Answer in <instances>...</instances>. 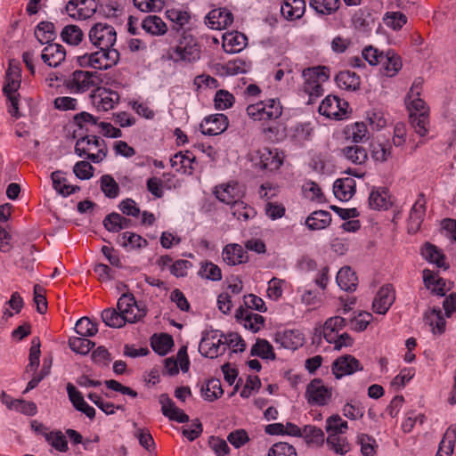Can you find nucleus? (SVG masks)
<instances>
[{
    "label": "nucleus",
    "instance_id": "6e6d98bb",
    "mask_svg": "<svg viewBox=\"0 0 456 456\" xmlns=\"http://www.w3.org/2000/svg\"><path fill=\"white\" fill-rule=\"evenodd\" d=\"M383 22L394 30H400L406 24L407 17L401 12H387L383 17Z\"/></svg>",
    "mask_w": 456,
    "mask_h": 456
},
{
    "label": "nucleus",
    "instance_id": "7c9ffc66",
    "mask_svg": "<svg viewBox=\"0 0 456 456\" xmlns=\"http://www.w3.org/2000/svg\"><path fill=\"white\" fill-rule=\"evenodd\" d=\"M35 36L41 45L53 43L57 37L54 24L51 21L39 22Z\"/></svg>",
    "mask_w": 456,
    "mask_h": 456
},
{
    "label": "nucleus",
    "instance_id": "c85d7f7f",
    "mask_svg": "<svg viewBox=\"0 0 456 456\" xmlns=\"http://www.w3.org/2000/svg\"><path fill=\"white\" fill-rule=\"evenodd\" d=\"M53 188L58 193L63 197L69 196L80 190L77 185H70L67 183V179L64 177L61 171H54L51 175Z\"/></svg>",
    "mask_w": 456,
    "mask_h": 456
},
{
    "label": "nucleus",
    "instance_id": "aec40b11",
    "mask_svg": "<svg viewBox=\"0 0 456 456\" xmlns=\"http://www.w3.org/2000/svg\"><path fill=\"white\" fill-rule=\"evenodd\" d=\"M423 281L425 287L431 290V293L439 297H444L450 288L446 287V282L443 278L436 277L435 273L429 269L423 270Z\"/></svg>",
    "mask_w": 456,
    "mask_h": 456
},
{
    "label": "nucleus",
    "instance_id": "20e7f679",
    "mask_svg": "<svg viewBox=\"0 0 456 456\" xmlns=\"http://www.w3.org/2000/svg\"><path fill=\"white\" fill-rule=\"evenodd\" d=\"M117 308L129 323L141 321L147 314L145 305L137 303L132 293L122 294L118 300Z\"/></svg>",
    "mask_w": 456,
    "mask_h": 456
},
{
    "label": "nucleus",
    "instance_id": "f8f14e48",
    "mask_svg": "<svg viewBox=\"0 0 456 456\" xmlns=\"http://www.w3.org/2000/svg\"><path fill=\"white\" fill-rule=\"evenodd\" d=\"M426 213V200L425 195L423 193H419L418 196L417 200L413 204L410 216L408 219V232L409 233H416L419 228L420 225L424 220Z\"/></svg>",
    "mask_w": 456,
    "mask_h": 456
},
{
    "label": "nucleus",
    "instance_id": "f257e3e1",
    "mask_svg": "<svg viewBox=\"0 0 456 456\" xmlns=\"http://www.w3.org/2000/svg\"><path fill=\"white\" fill-rule=\"evenodd\" d=\"M176 45L169 49L174 62L193 63L200 59L201 48L196 37L189 30L177 36Z\"/></svg>",
    "mask_w": 456,
    "mask_h": 456
},
{
    "label": "nucleus",
    "instance_id": "393cba45",
    "mask_svg": "<svg viewBox=\"0 0 456 456\" xmlns=\"http://www.w3.org/2000/svg\"><path fill=\"white\" fill-rule=\"evenodd\" d=\"M336 281L345 291H354L358 282L355 273L349 266H344L338 272Z\"/></svg>",
    "mask_w": 456,
    "mask_h": 456
},
{
    "label": "nucleus",
    "instance_id": "6e6552de",
    "mask_svg": "<svg viewBox=\"0 0 456 456\" xmlns=\"http://www.w3.org/2000/svg\"><path fill=\"white\" fill-rule=\"evenodd\" d=\"M361 362L351 354L338 357L331 365V371L337 379L346 375H352L357 370H362Z\"/></svg>",
    "mask_w": 456,
    "mask_h": 456
},
{
    "label": "nucleus",
    "instance_id": "a878e982",
    "mask_svg": "<svg viewBox=\"0 0 456 456\" xmlns=\"http://www.w3.org/2000/svg\"><path fill=\"white\" fill-rule=\"evenodd\" d=\"M337 86L345 90L355 91L360 88V77L353 71L343 70L337 74L335 77Z\"/></svg>",
    "mask_w": 456,
    "mask_h": 456
},
{
    "label": "nucleus",
    "instance_id": "ea45409f",
    "mask_svg": "<svg viewBox=\"0 0 456 456\" xmlns=\"http://www.w3.org/2000/svg\"><path fill=\"white\" fill-rule=\"evenodd\" d=\"M409 121L415 133L423 137L429 131V113L409 114Z\"/></svg>",
    "mask_w": 456,
    "mask_h": 456
},
{
    "label": "nucleus",
    "instance_id": "49530a36",
    "mask_svg": "<svg viewBox=\"0 0 456 456\" xmlns=\"http://www.w3.org/2000/svg\"><path fill=\"white\" fill-rule=\"evenodd\" d=\"M225 343H224V340L222 338L217 339L215 341H210L209 338H203L200 344V349H204L207 347L205 353H202L203 355L209 358H215L217 357L218 354H224L225 351V346H223L221 350V346H224Z\"/></svg>",
    "mask_w": 456,
    "mask_h": 456
},
{
    "label": "nucleus",
    "instance_id": "69168bd1",
    "mask_svg": "<svg viewBox=\"0 0 456 456\" xmlns=\"http://www.w3.org/2000/svg\"><path fill=\"white\" fill-rule=\"evenodd\" d=\"M352 21L356 28L367 30L373 22L371 14L367 10L359 9L352 18Z\"/></svg>",
    "mask_w": 456,
    "mask_h": 456
},
{
    "label": "nucleus",
    "instance_id": "ddd939ff",
    "mask_svg": "<svg viewBox=\"0 0 456 456\" xmlns=\"http://www.w3.org/2000/svg\"><path fill=\"white\" fill-rule=\"evenodd\" d=\"M159 401L161 404V411L163 415L167 417L170 420H174L178 423H185L189 421V416L184 413L183 410L175 405V403L167 394H161Z\"/></svg>",
    "mask_w": 456,
    "mask_h": 456
},
{
    "label": "nucleus",
    "instance_id": "bf43d9fd",
    "mask_svg": "<svg viewBox=\"0 0 456 456\" xmlns=\"http://www.w3.org/2000/svg\"><path fill=\"white\" fill-rule=\"evenodd\" d=\"M75 124L80 128L86 130V134L92 132L89 126H99L98 118L88 112L82 111L74 116Z\"/></svg>",
    "mask_w": 456,
    "mask_h": 456
},
{
    "label": "nucleus",
    "instance_id": "de8ad7c7",
    "mask_svg": "<svg viewBox=\"0 0 456 456\" xmlns=\"http://www.w3.org/2000/svg\"><path fill=\"white\" fill-rule=\"evenodd\" d=\"M102 322L110 328H121L127 322L125 320L122 313L114 308H108L102 312Z\"/></svg>",
    "mask_w": 456,
    "mask_h": 456
},
{
    "label": "nucleus",
    "instance_id": "4d7b16f0",
    "mask_svg": "<svg viewBox=\"0 0 456 456\" xmlns=\"http://www.w3.org/2000/svg\"><path fill=\"white\" fill-rule=\"evenodd\" d=\"M75 330L81 337H94L98 332V327L88 317H82L77 322Z\"/></svg>",
    "mask_w": 456,
    "mask_h": 456
},
{
    "label": "nucleus",
    "instance_id": "9d476101",
    "mask_svg": "<svg viewBox=\"0 0 456 456\" xmlns=\"http://www.w3.org/2000/svg\"><path fill=\"white\" fill-rule=\"evenodd\" d=\"M395 300V292L391 284L382 286L377 292L373 302L372 309L379 314H385Z\"/></svg>",
    "mask_w": 456,
    "mask_h": 456
},
{
    "label": "nucleus",
    "instance_id": "a18cd8bd",
    "mask_svg": "<svg viewBox=\"0 0 456 456\" xmlns=\"http://www.w3.org/2000/svg\"><path fill=\"white\" fill-rule=\"evenodd\" d=\"M250 354L263 359H275L273 346L265 339L257 338L255 345L251 347Z\"/></svg>",
    "mask_w": 456,
    "mask_h": 456
},
{
    "label": "nucleus",
    "instance_id": "2eb2a0df",
    "mask_svg": "<svg viewBox=\"0 0 456 456\" xmlns=\"http://www.w3.org/2000/svg\"><path fill=\"white\" fill-rule=\"evenodd\" d=\"M274 341L288 350H296L304 344V337L297 330H289L275 334Z\"/></svg>",
    "mask_w": 456,
    "mask_h": 456
},
{
    "label": "nucleus",
    "instance_id": "5701e85b",
    "mask_svg": "<svg viewBox=\"0 0 456 456\" xmlns=\"http://www.w3.org/2000/svg\"><path fill=\"white\" fill-rule=\"evenodd\" d=\"M247 37L242 33H229L224 36L223 47L228 53H240L247 45Z\"/></svg>",
    "mask_w": 456,
    "mask_h": 456
},
{
    "label": "nucleus",
    "instance_id": "8fccbe9b",
    "mask_svg": "<svg viewBox=\"0 0 456 456\" xmlns=\"http://www.w3.org/2000/svg\"><path fill=\"white\" fill-rule=\"evenodd\" d=\"M40 339L39 338L36 337L31 341V346L29 349V355H28V364L26 367V372H36L39 366V359H40Z\"/></svg>",
    "mask_w": 456,
    "mask_h": 456
},
{
    "label": "nucleus",
    "instance_id": "1a4fd4ad",
    "mask_svg": "<svg viewBox=\"0 0 456 456\" xmlns=\"http://www.w3.org/2000/svg\"><path fill=\"white\" fill-rule=\"evenodd\" d=\"M228 125V118L224 114H215L202 120L200 124V130L205 135L214 136L224 133Z\"/></svg>",
    "mask_w": 456,
    "mask_h": 456
},
{
    "label": "nucleus",
    "instance_id": "680f3d73",
    "mask_svg": "<svg viewBox=\"0 0 456 456\" xmlns=\"http://www.w3.org/2000/svg\"><path fill=\"white\" fill-rule=\"evenodd\" d=\"M348 425L346 420H343L338 414L331 415L326 420V430L329 434L336 433L342 435L347 429Z\"/></svg>",
    "mask_w": 456,
    "mask_h": 456
},
{
    "label": "nucleus",
    "instance_id": "4c0bfd02",
    "mask_svg": "<svg viewBox=\"0 0 456 456\" xmlns=\"http://www.w3.org/2000/svg\"><path fill=\"white\" fill-rule=\"evenodd\" d=\"M369 205L373 209H387L391 205L386 188L373 190L369 197Z\"/></svg>",
    "mask_w": 456,
    "mask_h": 456
},
{
    "label": "nucleus",
    "instance_id": "4be33fe9",
    "mask_svg": "<svg viewBox=\"0 0 456 456\" xmlns=\"http://www.w3.org/2000/svg\"><path fill=\"white\" fill-rule=\"evenodd\" d=\"M305 10V0H284L281 12L287 20H294L301 18Z\"/></svg>",
    "mask_w": 456,
    "mask_h": 456
},
{
    "label": "nucleus",
    "instance_id": "b1692460",
    "mask_svg": "<svg viewBox=\"0 0 456 456\" xmlns=\"http://www.w3.org/2000/svg\"><path fill=\"white\" fill-rule=\"evenodd\" d=\"M339 104L347 105V102L346 101L340 100L337 96L329 95L321 102L319 106V112L327 118L341 119V115L338 111Z\"/></svg>",
    "mask_w": 456,
    "mask_h": 456
},
{
    "label": "nucleus",
    "instance_id": "3c124183",
    "mask_svg": "<svg viewBox=\"0 0 456 456\" xmlns=\"http://www.w3.org/2000/svg\"><path fill=\"white\" fill-rule=\"evenodd\" d=\"M69 346L77 354L86 355L95 346L94 342L86 337H74L69 339Z\"/></svg>",
    "mask_w": 456,
    "mask_h": 456
},
{
    "label": "nucleus",
    "instance_id": "cd10ccee",
    "mask_svg": "<svg viewBox=\"0 0 456 456\" xmlns=\"http://www.w3.org/2000/svg\"><path fill=\"white\" fill-rule=\"evenodd\" d=\"M456 442V425H451L441 440L436 456H452Z\"/></svg>",
    "mask_w": 456,
    "mask_h": 456
},
{
    "label": "nucleus",
    "instance_id": "c9c22d12",
    "mask_svg": "<svg viewBox=\"0 0 456 456\" xmlns=\"http://www.w3.org/2000/svg\"><path fill=\"white\" fill-rule=\"evenodd\" d=\"M326 444L329 450L337 454L345 455L351 450L350 444L347 439L336 433L329 434Z\"/></svg>",
    "mask_w": 456,
    "mask_h": 456
},
{
    "label": "nucleus",
    "instance_id": "603ef678",
    "mask_svg": "<svg viewBox=\"0 0 456 456\" xmlns=\"http://www.w3.org/2000/svg\"><path fill=\"white\" fill-rule=\"evenodd\" d=\"M103 51H100L91 53L90 55H84L78 59L79 64L88 65L98 69H108V63H106L103 56Z\"/></svg>",
    "mask_w": 456,
    "mask_h": 456
},
{
    "label": "nucleus",
    "instance_id": "4468645a",
    "mask_svg": "<svg viewBox=\"0 0 456 456\" xmlns=\"http://www.w3.org/2000/svg\"><path fill=\"white\" fill-rule=\"evenodd\" d=\"M46 45L42 51L41 59L49 67L56 68L65 61V48L55 43Z\"/></svg>",
    "mask_w": 456,
    "mask_h": 456
},
{
    "label": "nucleus",
    "instance_id": "39448f33",
    "mask_svg": "<svg viewBox=\"0 0 456 456\" xmlns=\"http://www.w3.org/2000/svg\"><path fill=\"white\" fill-rule=\"evenodd\" d=\"M90 42L99 49L112 47L117 40L115 28L107 23H95L89 30Z\"/></svg>",
    "mask_w": 456,
    "mask_h": 456
},
{
    "label": "nucleus",
    "instance_id": "7ed1b4c3",
    "mask_svg": "<svg viewBox=\"0 0 456 456\" xmlns=\"http://www.w3.org/2000/svg\"><path fill=\"white\" fill-rule=\"evenodd\" d=\"M102 81L98 72L75 70L70 77L64 81V86L70 92L84 93L93 87H98Z\"/></svg>",
    "mask_w": 456,
    "mask_h": 456
},
{
    "label": "nucleus",
    "instance_id": "412c9836",
    "mask_svg": "<svg viewBox=\"0 0 456 456\" xmlns=\"http://www.w3.org/2000/svg\"><path fill=\"white\" fill-rule=\"evenodd\" d=\"M247 253L239 244H229L222 252L224 261L229 265H236L247 261Z\"/></svg>",
    "mask_w": 456,
    "mask_h": 456
},
{
    "label": "nucleus",
    "instance_id": "79ce46f5",
    "mask_svg": "<svg viewBox=\"0 0 456 456\" xmlns=\"http://www.w3.org/2000/svg\"><path fill=\"white\" fill-rule=\"evenodd\" d=\"M384 58H382V61L380 64L383 65L387 76L393 77L398 73V71L402 69V61L399 55L395 53L394 51L389 50L386 53H384Z\"/></svg>",
    "mask_w": 456,
    "mask_h": 456
},
{
    "label": "nucleus",
    "instance_id": "13d9d810",
    "mask_svg": "<svg viewBox=\"0 0 456 456\" xmlns=\"http://www.w3.org/2000/svg\"><path fill=\"white\" fill-rule=\"evenodd\" d=\"M340 4L339 0H311L310 5L319 13L331 14Z\"/></svg>",
    "mask_w": 456,
    "mask_h": 456
},
{
    "label": "nucleus",
    "instance_id": "09e8293b",
    "mask_svg": "<svg viewBox=\"0 0 456 456\" xmlns=\"http://www.w3.org/2000/svg\"><path fill=\"white\" fill-rule=\"evenodd\" d=\"M43 436L55 450L61 452H66L69 450L68 441L61 430L45 432Z\"/></svg>",
    "mask_w": 456,
    "mask_h": 456
},
{
    "label": "nucleus",
    "instance_id": "c03bdc74",
    "mask_svg": "<svg viewBox=\"0 0 456 456\" xmlns=\"http://www.w3.org/2000/svg\"><path fill=\"white\" fill-rule=\"evenodd\" d=\"M342 153L346 159L355 165L363 164L368 159L366 150L359 145L345 147Z\"/></svg>",
    "mask_w": 456,
    "mask_h": 456
},
{
    "label": "nucleus",
    "instance_id": "e2e57ef3",
    "mask_svg": "<svg viewBox=\"0 0 456 456\" xmlns=\"http://www.w3.org/2000/svg\"><path fill=\"white\" fill-rule=\"evenodd\" d=\"M391 149L388 143L372 142L370 145L371 156L375 160L384 162L390 157Z\"/></svg>",
    "mask_w": 456,
    "mask_h": 456
},
{
    "label": "nucleus",
    "instance_id": "a19ab883",
    "mask_svg": "<svg viewBox=\"0 0 456 456\" xmlns=\"http://www.w3.org/2000/svg\"><path fill=\"white\" fill-rule=\"evenodd\" d=\"M142 28L151 35H164L167 32V25L161 18L156 15L147 16L142 22Z\"/></svg>",
    "mask_w": 456,
    "mask_h": 456
},
{
    "label": "nucleus",
    "instance_id": "338daca9",
    "mask_svg": "<svg viewBox=\"0 0 456 456\" xmlns=\"http://www.w3.org/2000/svg\"><path fill=\"white\" fill-rule=\"evenodd\" d=\"M371 321L372 315L367 312L359 313L357 317L354 316L349 319L351 329L357 332L365 330Z\"/></svg>",
    "mask_w": 456,
    "mask_h": 456
},
{
    "label": "nucleus",
    "instance_id": "9b49d317",
    "mask_svg": "<svg viewBox=\"0 0 456 456\" xmlns=\"http://www.w3.org/2000/svg\"><path fill=\"white\" fill-rule=\"evenodd\" d=\"M346 319L344 317H330L325 321L322 328L314 329V335L318 334L319 340L323 337L326 341H334V335L338 334L346 326Z\"/></svg>",
    "mask_w": 456,
    "mask_h": 456
},
{
    "label": "nucleus",
    "instance_id": "864d4df0",
    "mask_svg": "<svg viewBox=\"0 0 456 456\" xmlns=\"http://www.w3.org/2000/svg\"><path fill=\"white\" fill-rule=\"evenodd\" d=\"M101 190L109 199H115L119 194V185L110 175H103L101 179Z\"/></svg>",
    "mask_w": 456,
    "mask_h": 456
},
{
    "label": "nucleus",
    "instance_id": "2f4dec72",
    "mask_svg": "<svg viewBox=\"0 0 456 456\" xmlns=\"http://www.w3.org/2000/svg\"><path fill=\"white\" fill-rule=\"evenodd\" d=\"M211 28L222 29L230 26L233 21V15L231 12L224 10H214L208 14Z\"/></svg>",
    "mask_w": 456,
    "mask_h": 456
},
{
    "label": "nucleus",
    "instance_id": "6ab92c4d",
    "mask_svg": "<svg viewBox=\"0 0 456 456\" xmlns=\"http://www.w3.org/2000/svg\"><path fill=\"white\" fill-rule=\"evenodd\" d=\"M355 188L356 183L354 178H339L333 184V192L339 200L347 201L354 195Z\"/></svg>",
    "mask_w": 456,
    "mask_h": 456
},
{
    "label": "nucleus",
    "instance_id": "774afa93",
    "mask_svg": "<svg viewBox=\"0 0 456 456\" xmlns=\"http://www.w3.org/2000/svg\"><path fill=\"white\" fill-rule=\"evenodd\" d=\"M268 456H297L293 445L285 443H275L268 452Z\"/></svg>",
    "mask_w": 456,
    "mask_h": 456
},
{
    "label": "nucleus",
    "instance_id": "423d86ee",
    "mask_svg": "<svg viewBox=\"0 0 456 456\" xmlns=\"http://www.w3.org/2000/svg\"><path fill=\"white\" fill-rule=\"evenodd\" d=\"M332 395V389L324 386L321 379H314L306 387L305 398L309 404L324 406Z\"/></svg>",
    "mask_w": 456,
    "mask_h": 456
},
{
    "label": "nucleus",
    "instance_id": "e433bc0d",
    "mask_svg": "<svg viewBox=\"0 0 456 456\" xmlns=\"http://www.w3.org/2000/svg\"><path fill=\"white\" fill-rule=\"evenodd\" d=\"M61 40L70 45H78L84 38L82 29L74 24L66 25L61 34Z\"/></svg>",
    "mask_w": 456,
    "mask_h": 456
},
{
    "label": "nucleus",
    "instance_id": "f3484780",
    "mask_svg": "<svg viewBox=\"0 0 456 456\" xmlns=\"http://www.w3.org/2000/svg\"><path fill=\"white\" fill-rule=\"evenodd\" d=\"M214 193L221 202L231 205L232 207L240 201V191L237 183L216 186Z\"/></svg>",
    "mask_w": 456,
    "mask_h": 456
},
{
    "label": "nucleus",
    "instance_id": "dca6fc26",
    "mask_svg": "<svg viewBox=\"0 0 456 456\" xmlns=\"http://www.w3.org/2000/svg\"><path fill=\"white\" fill-rule=\"evenodd\" d=\"M258 161L256 163L259 168L268 171H275L282 165V159L277 150L264 148L258 151Z\"/></svg>",
    "mask_w": 456,
    "mask_h": 456
},
{
    "label": "nucleus",
    "instance_id": "72a5a7b5",
    "mask_svg": "<svg viewBox=\"0 0 456 456\" xmlns=\"http://www.w3.org/2000/svg\"><path fill=\"white\" fill-rule=\"evenodd\" d=\"M331 222V216L328 211L318 210L313 212L305 220V224L310 230H322Z\"/></svg>",
    "mask_w": 456,
    "mask_h": 456
},
{
    "label": "nucleus",
    "instance_id": "58836bf2",
    "mask_svg": "<svg viewBox=\"0 0 456 456\" xmlns=\"http://www.w3.org/2000/svg\"><path fill=\"white\" fill-rule=\"evenodd\" d=\"M118 243L123 248H129L130 249L145 248L148 245L147 240L142 236L126 232L118 238Z\"/></svg>",
    "mask_w": 456,
    "mask_h": 456
},
{
    "label": "nucleus",
    "instance_id": "f03ea898",
    "mask_svg": "<svg viewBox=\"0 0 456 456\" xmlns=\"http://www.w3.org/2000/svg\"><path fill=\"white\" fill-rule=\"evenodd\" d=\"M75 152L80 158L86 157L94 163H99L106 158L108 149L104 140L86 134L77 141Z\"/></svg>",
    "mask_w": 456,
    "mask_h": 456
},
{
    "label": "nucleus",
    "instance_id": "473e14b6",
    "mask_svg": "<svg viewBox=\"0 0 456 456\" xmlns=\"http://www.w3.org/2000/svg\"><path fill=\"white\" fill-rule=\"evenodd\" d=\"M324 432L313 425H306L303 428L302 436L309 446L321 447L325 442Z\"/></svg>",
    "mask_w": 456,
    "mask_h": 456
},
{
    "label": "nucleus",
    "instance_id": "bb28decb",
    "mask_svg": "<svg viewBox=\"0 0 456 456\" xmlns=\"http://www.w3.org/2000/svg\"><path fill=\"white\" fill-rule=\"evenodd\" d=\"M421 256L429 263L436 264V266L448 269L449 265L445 263V256L438 248L429 242H426L421 248Z\"/></svg>",
    "mask_w": 456,
    "mask_h": 456
},
{
    "label": "nucleus",
    "instance_id": "a211bd4d",
    "mask_svg": "<svg viewBox=\"0 0 456 456\" xmlns=\"http://www.w3.org/2000/svg\"><path fill=\"white\" fill-rule=\"evenodd\" d=\"M424 322L434 335H442L445 331L446 321L439 307H433L424 314Z\"/></svg>",
    "mask_w": 456,
    "mask_h": 456
},
{
    "label": "nucleus",
    "instance_id": "f704fd0d",
    "mask_svg": "<svg viewBox=\"0 0 456 456\" xmlns=\"http://www.w3.org/2000/svg\"><path fill=\"white\" fill-rule=\"evenodd\" d=\"M167 18L173 22L171 30H175V33L181 34L182 28L184 25L189 23L191 15L188 12L179 9H170L166 12Z\"/></svg>",
    "mask_w": 456,
    "mask_h": 456
},
{
    "label": "nucleus",
    "instance_id": "0eeeda50",
    "mask_svg": "<svg viewBox=\"0 0 456 456\" xmlns=\"http://www.w3.org/2000/svg\"><path fill=\"white\" fill-rule=\"evenodd\" d=\"M92 104L98 110L108 111L114 109L119 101V94L112 90L98 86L90 95Z\"/></svg>",
    "mask_w": 456,
    "mask_h": 456
},
{
    "label": "nucleus",
    "instance_id": "c756f323",
    "mask_svg": "<svg viewBox=\"0 0 456 456\" xmlns=\"http://www.w3.org/2000/svg\"><path fill=\"white\" fill-rule=\"evenodd\" d=\"M151 346L154 352L159 355H166L174 346L173 337L167 333L154 334L151 338Z\"/></svg>",
    "mask_w": 456,
    "mask_h": 456
},
{
    "label": "nucleus",
    "instance_id": "052dcab7",
    "mask_svg": "<svg viewBox=\"0 0 456 456\" xmlns=\"http://www.w3.org/2000/svg\"><path fill=\"white\" fill-rule=\"evenodd\" d=\"M133 3L143 12H159L165 7V0H133Z\"/></svg>",
    "mask_w": 456,
    "mask_h": 456
},
{
    "label": "nucleus",
    "instance_id": "0e129e2a",
    "mask_svg": "<svg viewBox=\"0 0 456 456\" xmlns=\"http://www.w3.org/2000/svg\"><path fill=\"white\" fill-rule=\"evenodd\" d=\"M199 274L205 279L211 280L214 281H220L222 279L221 269L211 262H206L201 265L199 271Z\"/></svg>",
    "mask_w": 456,
    "mask_h": 456
},
{
    "label": "nucleus",
    "instance_id": "5fc2aeb1",
    "mask_svg": "<svg viewBox=\"0 0 456 456\" xmlns=\"http://www.w3.org/2000/svg\"><path fill=\"white\" fill-rule=\"evenodd\" d=\"M305 80H317L319 83L327 81L330 77V69L324 66H317L305 69L302 72Z\"/></svg>",
    "mask_w": 456,
    "mask_h": 456
},
{
    "label": "nucleus",
    "instance_id": "37998d69",
    "mask_svg": "<svg viewBox=\"0 0 456 456\" xmlns=\"http://www.w3.org/2000/svg\"><path fill=\"white\" fill-rule=\"evenodd\" d=\"M200 392L205 400L209 402L218 399L224 394L221 381L217 379H208L206 385L201 387Z\"/></svg>",
    "mask_w": 456,
    "mask_h": 456
}]
</instances>
